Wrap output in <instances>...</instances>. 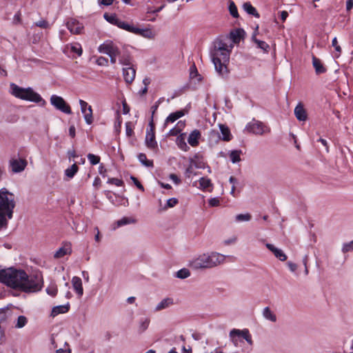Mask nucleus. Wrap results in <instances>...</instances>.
<instances>
[{
	"label": "nucleus",
	"instance_id": "1",
	"mask_svg": "<svg viewBox=\"0 0 353 353\" xmlns=\"http://www.w3.org/2000/svg\"><path fill=\"white\" fill-rule=\"evenodd\" d=\"M232 48L233 44L228 45L223 40H218L214 43V49L211 52V59L215 70L222 77H226L228 74L226 64L229 62Z\"/></svg>",
	"mask_w": 353,
	"mask_h": 353
},
{
	"label": "nucleus",
	"instance_id": "2",
	"mask_svg": "<svg viewBox=\"0 0 353 353\" xmlns=\"http://www.w3.org/2000/svg\"><path fill=\"white\" fill-rule=\"evenodd\" d=\"M15 207L14 195L6 188L0 190V231L6 229Z\"/></svg>",
	"mask_w": 353,
	"mask_h": 353
},
{
	"label": "nucleus",
	"instance_id": "3",
	"mask_svg": "<svg viewBox=\"0 0 353 353\" xmlns=\"http://www.w3.org/2000/svg\"><path fill=\"white\" fill-rule=\"evenodd\" d=\"M225 256L212 252L199 255L190 262V266L194 270L210 269L224 263Z\"/></svg>",
	"mask_w": 353,
	"mask_h": 353
},
{
	"label": "nucleus",
	"instance_id": "4",
	"mask_svg": "<svg viewBox=\"0 0 353 353\" xmlns=\"http://www.w3.org/2000/svg\"><path fill=\"white\" fill-rule=\"evenodd\" d=\"M26 279L24 270L14 268H2L0 266V283L13 289L22 290L23 282Z\"/></svg>",
	"mask_w": 353,
	"mask_h": 353
},
{
	"label": "nucleus",
	"instance_id": "5",
	"mask_svg": "<svg viewBox=\"0 0 353 353\" xmlns=\"http://www.w3.org/2000/svg\"><path fill=\"white\" fill-rule=\"evenodd\" d=\"M10 88L11 94L14 96L16 98L39 103L41 105H45L46 103V101L41 97V95L34 92L30 87L23 88L14 83H12L10 85Z\"/></svg>",
	"mask_w": 353,
	"mask_h": 353
},
{
	"label": "nucleus",
	"instance_id": "6",
	"mask_svg": "<svg viewBox=\"0 0 353 353\" xmlns=\"http://www.w3.org/2000/svg\"><path fill=\"white\" fill-rule=\"evenodd\" d=\"M22 291L25 292H36L41 290L43 286V276L40 273L28 276L26 274V279L23 282Z\"/></svg>",
	"mask_w": 353,
	"mask_h": 353
},
{
	"label": "nucleus",
	"instance_id": "7",
	"mask_svg": "<svg viewBox=\"0 0 353 353\" xmlns=\"http://www.w3.org/2000/svg\"><path fill=\"white\" fill-rule=\"evenodd\" d=\"M229 337L232 343L235 347H239V343L245 339L250 345H253L252 336L248 329L239 330L232 329L229 333Z\"/></svg>",
	"mask_w": 353,
	"mask_h": 353
},
{
	"label": "nucleus",
	"instance_id": "8",
	"mask_svg": "<svg viewBox=\"0 0 353 353\" xmlns=\"http://www.w3.org/2000/svg\"><path fill=\"white\" fill-rule=\"evenodd\" d=\"M98 50L100 53L108 55L112 64H114L117 62V58L120 56L121 52L118 46L110 40H107L101 44L98 48Z\"/></svg>",
	"mask_w": 353,
	"mask_h": 353
},
{
	"label": "nucleus",
	"instance_id": "9",
	"mask_svg": "<svg viewBox=\"0 0 353 353\" xmlns=\"http://www.w3.org/2000/svg\"><path fill=\"white\" fill-rule=\"evenodd\" d=\"M245 130L248 132L256 135H263L270 132V128L268 126L265 125L261 121L255 119H253L251 122L247 124Z\"/></svg>",
	"mask_w": 353,
	"mask_h": 353
},
{
	"label": "nucleus",
	"instance_id": "10",
	"mask_svg": "<svg viewBox=\"0 0 353 353\" xmlns=\"http://www.w3.org/2000/svg\"><path fill=\"white\" fill-rule=\"evenodd\" d=\"M50 103L57 110L63 113L70 114L72 113L70 106L59 96L53 94L50 97Z\"/></svg>",
	"mask_w": 353,
	"mask_h": 353
},
{
	"label": "nucleus",
	"instance_id": "11",
	"mask_svg": "<svg viewBox=\"0 0 353 353\" xmlns=\"http://www.w3.org/2000/svg\"><path fill=\"white\" fill-rule=\"evenodd\" d=\"M219 129L221 133V137L219 135V132L212 130L210 132V137L211 139L218 137L220 139H222L225 141H229L232 139V134L230 133V130L228 126L223 124H219Z\"/></svg>",
	"mask_w": 353,
	"mask_h": 353
},
{
	"label": "nucleus",
	"instance_id": "12",
	"mask_svg": "<svg viewBox=\"0 0 353 353\" xmlns=\"http://www.w3.org/2000/svg\"><path fill=\"white\" fill-rule=\"evenodd\" d=\"M154 128V124L152 120L149 123V129L147 130L145 136L146 145L150 149H154L157 147V143L155 141Z\"/></svg>",
	"mask_w": 353,
	"mask_h": 353
},
{
	"label": "nucleus",
	"instance_id": "13",
	"mask_svg": "<svg viewBox=\"0 0 353 353\" xmlns=\"http://www.w3.org/2000/svg\"><path fill=\"white\" fill-rule=\"evenodd\" d=\"M9 164L13 172L19 173L25 170L28 162L23 159H12L10 160Z\"/></svg>",
	"mask_w": 353,
	"mask_h": 353
},
{
	"label": "nucleus",
	"instance_id": "14",
	"mask_svg": "<svg viewBox=\"0 0 353 353\" xmlns=\"http://www.w3.org/2000/svg\"><path fill=\"white\" fill-rule=\"evenodd\" d=\"M123 76L125 81L130 84L134 80L136 70L132 66L125 67L123 68Z\"/></svg>",
	"mask_w": 353,
	"mask_h": 353
},
{
	"label": "nucleus",
	"instance_id": "15",
	"mask_svg": "<svg viewBox=\"0 0 353 353\" xmlns=\"http://www.w3.org/2000/svg\"><path fill=\"white\" fill-rule=\"evenodd\" d=\"M265 246L270 251H271L274 254L275 257L279 259L280 261H285L287 259V256L282 250L276 248L274 245L271 243H266Z\"/></svg>",
	"mask_w": 353,
	"mask_h": 353
},
{
	"label": "nucleus",
	"instance_id": "16",
	"mask_svg": "<svg viewBox=\"0 0 353 353\" xmlns=\"http://www.w3.org/2000/svg\"><path fill=\"white\" fill-rule=\"evenodd\" d=\"M133 33L149 39H153L156 36V33L150 28L141 29L135 27Z\"/></svg>",
	"mask_w": 353,
	"mask_h": 353
},
{
	"label": "nucleus",
	"instance_id": "17",
	"mask_svg": "<svg viewBox=\"0 0 353 353\" xmlns=\"http://www.w3.org/2000/svg\"><path fill=\"white\" fill-rule=\"evenodd\" d=\"M67 28L72 34H80L83 29V26L77 20L72 19L67 22Z\"/></svg>",
	"mask_w": 353,
	"mask_h": 353
},
{
	"label": "nucleus",
	"instance_id": "18",
	"mask_svg": "<svg viewBox=\"0 0 353 353\" xmlns=\"http://www.w3.org/2000/svg\"><path fill=\"white\" fill-rule=\"evenodd\" d=\"M72 253V248L70 243H65L63 246L60 248L54 254L55 259H60L65 255L70 254Z\"/></svg>",
	"mask_w": 353,
	"mask_h": 353
},
{
	"label": "nucleus",
	"instance_id": "19",
	"mask_svg": "<svg viewBox=\"0 0 353 353\" xmlns=\"http://www.w3.org/2000/svg\"><path fill=\"white\" fill-rule=\"evenodd\" d=\"M201 132L198 130H193L189 135L188 138V143L192 146L195 147L199 145V140L201 138Z\"/></svg>",
	"mask_w": 353,
	"mask_h": 353
},
{
	"label": "nucleus",
	"instance_id": "20",
	"mask_svg": "<svg viewBox=\"0 0 353 353\" xmlns=\"http://www.w3.org/2000/svg\"><path fill=\"white\" fill-rule=\"evenodd\" d=\"M294 114L299 121H304L307 119L306 112L301 103L295 107Z\"/></svg>",
	"mask_w": 353,
	"mask_h": 353
},
{
	"label": "nucleus",
	"instance_id": "21",
	"mask_svg": "<svg viewBox=\"0 0 353 353\" xmlns=\"http://www.w3.org/2000/svg\"><path fill=\"white\" fill-rule=\"evenodd\" d=\"M72 284L77 294L79 295V296L81 297L83 294V289L81 278L78 276H74L72 279Z\"/></svg>",
	"mask_w": 353,
	"mask_h": 353
},
{
	"label": "nucleus",
	"instance_id": "22",
	"mask_svg": "<svg viewBox=\"0 0 353 353\" xmlns=\"http://www.w3.org/2000/svg\"><path fill=\"white\" fill-rule=\"evenodd\" d=\"M244 30L243 29H236L230 33V39L233 43H238L244 35Z\"/></svg>",
	"mask_w": 353,
	"mask_h": 353
},
{
	"label": "nucleus",
	"instance_id": "23",
	"mask_svg": "<svg viewBox=\"0 0 353 353\" xmlns=\"http://www.w3.org/2000/svg\"><path fill=\"white\" fill-rule=\"evenodd\" d=\"M312 65L315 69V72L316 74H319L325 72L326 69L323 65L321 60L314 56H313L312 57Z\"/></svg>",
	"mask_w": 353,
	"mask_h": 353
},
{
	"label": "nucleus",
	"instance_id": "24",
	"mask_svg": "<svg viewBox=\"0 0 353 353\" xmlns=\"http://www.w3.org/2000/svg\"><path fill=\"white\" fill-rule=\"evenodd\" d=\"M172 304H173V299H171V298L163 299L161 302H159L157 305L154 310L156 312L161 311L162 310H164V309H166V308L169 307Z\"/></svg>",
	"mask_w": 353,
	"mask_h": 353
},
{
	"label": "nucleus",
	"instance_id": "25",
	"mask_svg": "<svg viewBox=\"0 0 353 353\" xmlns=\"http://www.w3.org/2000/svg\"><path fill=\"white\" fill-rule=\"evenodd\" d=\"M262 314L265 319L271 322L274 323L276 321V314L272 311H271L269 307H265L263 308Z\"/></svg>",
	"mask_w": 353,
	"mask_h": 353
},
{
	"label": "nucleus",
	"instance_id": "26",
	"mask_svg": "<svg viewBox=\"0 0 353 353\" xmlns=\"http://www.w3.org/2000/svg\"><path fill=\"white\" fill-rule=\"evenodd\" d=\"M243 10L249 14L253 15L256 18H259L260 14L254 7L250 2H245L243 5Z\"/></svg>",
	"mask_w": 353,
	"mask_h": 353
},
{
	"label": "nucleus",
	"instance_id": "27",
	"mask_svg": "<svg viewBox=\"0 0 353 353\" xmlns=\"http://www.w3.org/2000/svg\"><path fill=\"white\" fill-rule=\"evenodd\" d=\"M242 151L241 150H232L229 153L230 159L232 163H236L241 161V155Z\"/></svg>",
	"mask_w": 353,
	"mask_h": 353
},
{
	"label": "nucleus",
	"instance_id": "28",
	"mask_svg": "<svg viewBox=\"0 0 353 353\" xmlns=\"http://www.w3.org/2000/svg\"><path fill=\"white\" fill-rule=\"evenodd\" d=\"M184 115L182 111H177L171 113L165 119L164 125H166L168 123H174L178 119L181 118Z\"/></svg>",
	"mask_w": 353,
	"mask_h": 353
},
{
	"label": "nucleus",
	"instance_id": "29",
	"mask_svg": "<svg viewBox=\"0 0 353 353\" xmlns=\"http://www.w3.org/2000/svg\"><path fill=\"white\" fill-rule=\"evenodd\" d=\"M116 26L121 29L125 30L132 32V33L134 32V30L135 29L134 26L128 23L127 22H125L124 21H122L119 19Z\"/></svg>",
	"mask_w": 353,
	"mask_h": 353
},
{
	"label": "nucleus",
	"instance_id": "30",
	"mask_svg": "<svg viewBox=\"0 0 353 353\" xmlns=\"http://www.w3.org/2000/svg\"><path fill=\"white\" fill-rule=\"evenodd\" d=\"M119 63L120 64L125 65V67L132 66L131 65V57L129 54L128 53H123L120 52V56H119Z\"/></svg>",
	"mask_w": 353,
	"mask_h": 353
},
{
	"label": "nucleus",
	"instance_id": "31",
	"mask_svg": "<svg viewBox=\"0 0 353 353\" xmlns=\"http://www.w3.org/2000/svg\"><path fill=\"white\" fill-rule=\"evenodd\" d=\"M150 323V320L149 318H142L139 320V328L138 332L139 333L144 332L148 327Z\"/></svg>",
	"mask_w": 353,
	"mask_h": 353
},
{
	"label": "nucleus",
	"instance_id": "32",
	"mask_svg": "<svg viewBox=\"0 0 353 353\" xmlns=\"http://www.w3.org/2000/svg\"><path fill=\"white\" fill-rule=\"evenodd\" d=\"M199 188L202 190H206L208 188L212 186L211 180L207 177H201L199 180Z\"/></svg>",
	"mask_w": 353,
	"mask_h": 353
},
{
	"label": "nucleus",
	"instance_id": "33",
	"mask_svg": "<svg viewBox=\"0 0 353 353\" xmlns=\"http://www.w3.org/2000/svg\"><path fill=\"white\" fill-rule=\"evenodd\" d=\"M79 170V167L76 163L72 164L70 168L65 170V175L68 179H72Z\"/></svg>",
	"mask_w": 353,
	"mask_h": 353
},
{
	"label": "nucleus",
	"instance_id": "34",
	"mask_svg": "<svg viewBox=\"0 0 353 353\" xmlns=\"http://www.w3.org/2000/svg\"><path fill=\"white\" fill-rule=\"evenodd\" d=\"M228 10H229L230 14L234 18H238L239 17L237 7L232 0L228 1Z\"/></svg>",
	"mask_w": 353,
	"mask_h": 353
},
{
	"label": "nucleus",
	"instance_id": "35",
	"mask_svg": "<svg viewBox=\"0 0 353 353\" xmlns=\"http://www.w3.org/2000/svg\"><path fill=\"white\" fill-rule=\"evenodd\" d=\"M69 304L54 307L52 311L53 315L67 312L69 310Z\"/></svg>",
	"mask_w": 353,
	"mask_h": 353
},
{
	"label": "nucleus",
	"instance_id": "36",
	"mask_svg": "<svg viewBox=\"0 0 353 353\" xmlns=\"http://www.w3.org/2000/svg\"><path fill=\"white\" fill-rule=\"evenodd\" d=\"M184 123L179 121L177 123L176 127L172 128L169 132V136H176L182 130V128L184 127Z\"/></svg>",
	"mask_w": 353,
	"mask_h": 353
},
{
	"label": "nucleus",
	"instance_id": "37",
	"mask_svg": "<svg viewBox=\"0 0 353 353\" xmlns=\"http://www.w3.org/2000/svg\"><path fill=\"white\" fill-rule=\"evenodd\" d=\"M138 159L143 165L146 167L150 168L153 166V162L150 160H148L146 155L143 153H140L138 155Z\"/></svg>",
	"mask_w": 353,
	"mask_h": 353
},
{
	"label": "nucleus",
	"instance_id": "38",
	"mask_svg": "<svg viewBox=\"0 0 353 353\" xmlns=\"http://www.w3.org/2000/svg\"><path fill=\"white\" fill-rule=\"evenodd\" d=\"M136 220L131 217H123L117 221V227H121L128 224L134 223Z\"/></svg>",
	"mask_w": 353,
	"mask_h": 353
},
{
	"label": "nucleus",
	"instance_id": "39",
	"mask_svg": "<svg viewBox=\"0 0 353 353\" xmlns=\"http://www.w3.org/2000/svg\"><path fill=\"white\" fill-rule=\"evenodd\" d=\"M70 48V50L72 52L76 53L78 56H81L82 54L83 50L81 46L79 43H75L70 45H68L67 48Z\"/></svg>",
	"mask_w": 353,
	"mask_h": 353
},
{
	"label": "nucleus",
	"instance_id": "40",
	"mask_svg": "<svg viewBox=\"0 0 353 353\" xmlns=\"http://www.w3.org/2000/svg\"><path fill=\"white\" fill-rule=\"evenodd\" d=\"M84 119L85 123L88 125H90L93 122V117H92V109L91 106L88 107V110L85 111V113H83Z\"/></svg>",
	"mask_w": 353,
	"mask_h": 353
},
{
	"label": "nucleus",
	"instance_id": "41",
	"mask_svg": "<svg viewBox=\"0 0 353 353\" xmlns=\"http://www.w3.org/2000/svg\"><path fill=\"white\" fill-rule=\"evenodd\" d=\"M251 219L252 215L250 213L239 214L235 216V221L236 222H247L250 221Z\"/></svg>",
	"mask_w": 353,
	"mask_h": 353
},
{
	"label": "nucleus",
	"instance_id": "42",
	"mask_svg": "<svg viewBox=\"0 0 353 353\" xmlns=\"http://www.w3.org/2000/svg\"><path fill=\"white\" fill-rule=\"evenodd\" d=\"M190 275V272L189 271V270H188L186 268L181 269L179 271H177L176 273V276L177 278H179L181 279H186V278L189 277Z\"/></svg>",
	"mask_w": 353,
	"mask_h": 353
},
{
	"label": "nucleus",
	"instance_id": "43",
	"mask_svg": "<svg viewBox=\"0 0 353 353\" xmlns=\"http://www.w3.org/2000/svg\"><path fill=\"white\" fill-rule=\"evenodd\" d=\"M253 40H254V43L257 45V47L259 48H261V50H263L265 52L268 51V50L270 48V46L266 42H265L263 41L259 40L256 38H254Z\"/></svg>",
	"mask_w": 353,
	"mask_h": 353
},
{
	"label": "nucleus",
	"instance_id": "44",
	"mask_svg": "<svg viewBox=\"0 0 353 353\" xmlns=\"http://www.w3.org/2000/svg\"><path fill=\"white\" fill-rule=\"evenodd\" d=\"M58 289L55 283H50L46 288V292L48 294L52 296H55L57 294Z\"/></svg>",
	"mask_w": 353,
	"mask_h": 353
},
{
	"label": "nucleus",
	"instance_id": "45",
	"mask_svg": "<svg viewBox=\"0 0 353 353\" xmlns=\"http://www.w3.org/2000/svg\"><path fill=\"white\" fill-rule=\"evenodd\" d=\"M104 19L114 26L117 25L119 18L115 14H109L108 13H105L103 15Z\"/></svg>",
	"mask_w": 353,
	"mask_h": 353
},
{
	"label": "nucleus",
	"instance_id": "46",
	"mask_svg": "<svg viewBox=\"0 0 353 353\" xmlns=\"http://www.w3.org/2000/svg\"><path fill=\"white\" fill-rule=\"evenodd\" d=\"M27 322H28V320L25 316H19L17 319V323L15 325V327L22 328L26 325Z\"/></svg>",
	"mask_w": 353,
	"mask_h": 353
},
{
	"label": "nucleus",
	"instance_id": "47",
	"mask_svg": "<svg viewBox=\"0 0 353 353\" xmlns=\"http://www.w3.org/2000/svg\"><path fill=\"white\" fill-rule=\"evenodd\" d=\"M178 199L176 198L169 199L162 209L163 210H167L168 208L174 207L178 203Z\"/></svg>",
	"mask_w": 353,
	"mask_h": 353
},
{
	"label": "nucleus",
	"instance_id": "48",
	"mask_svg": "<svg viewBox=\"0 0 353 353\" xmlns=\"http://www.w3.org/2000/svg\"><path fill=\"white\" fill-rule=\"evenodd\" d=\"M332 46L335 49V51H336V54H335V57L338 58L339 57L341 53V46L338 44V41H337V39L336 37H334L332 41Z\"/></svg>",
	"mask_w": 353,
	"mask_h": 353
},
{
	"label": "nucleus",
	"instance_id": "49",
	"mask_svg": "<svg viewBox=\"0 0 353 353\" xmlns=\"http://www.w3.org/2000/svg\"><path fill=\"white\" fill-rule=\"evenodd\" d=\"M88 159L89 160L90 164L93 165H97L100 162V157L91 153L88 154Z\"/></svg>",
	"mask_w": 353,
	"mask_h": 353
},
{
	"label": "nucleus",
	"instance_id": "50",
	"mask_svg": "<svg viewBox=\"0 0 353 353\" xmlns=\"http://www.w3.org/2000/svg\"><path fill=\"white\" fill-rule=\"evenodd\" d=\"M351 251H353V241L344 243L342 248V252L343 253H346Z\"/></svg>",
	"mask_w": 353,
	"mask_h": 353
},
{
	"label": "nucleus",
	"instance_id": "51",
	"mask_svg": "<svg viewBox=\"0 0 353 353\" xmlns=\"http://www.w3.org/2000/svg\"><path fill=\"white\" fill-rule=\"evenodd\" d=\"M34 25L37 27L44 28V29H48L50 28V24H49L48 21H47L45 19H41L40 21H37L34 23Z\"/></svg>",
	"mask_w": 353,
	"mask_h": 353
},
{
	"label": "nucleus",
	"instance_id": "52",
	"mask_svg": "<svg viewBox=\"0 0 353 353\" xmlns=\"http://www.w3.org/2000/svg\"><path fill=\"white\" fill-rule=\"evenodd\" d=\"M108 183L114 184L117 186H121L123 183V181L117 178H110L108 181Z\"/></svg>",
	"mask_w": 353,
	"mask_h": 353
},
{
	"label": "nucleus",
	"instance_id": "53",
	"mask_svg": "<svg viewBox=\"0 0 353 353\" xmlns=\"http://www.w3.org/2000/svg\"><path fill=\"white\" fill-rule=\"evenodd\" d=\"M199 75L195 64L194 63L190 69V77L192 79L196 78Z\"/></svg>",
	"mask_w": 353,
	"mask_h": 353
},
{
	"label": "nucleus",
	"instance_id": "54",
	"mask_svg": "<svg viewBox=\"0 0 353 353\" xmlns=\"http://www.w3.org/2000/svg\"><path fill=\"white\" fill-rule=\"evenodd\" d=\"M79 105H80V107H81V111L82 113H85V111H88V107L90 106L88 105V103L82 100V99H80L79 100Z\"/></svg>",
	"mask_w": 353,
	"mask_h": 353
},
{
	"label": "nucleus",
	"instance_id": "55",
	"mask_svg": "<svg viewBox=\"0 0 353 353\" xmlns=\"http://www.w3.org/2000/svg\"><path fill=\"white\" fill-rule=\"evenodd\" d=\"M178 145L183 151H188L189 150V147L183 139L178 140Z\"/></svg>",
	"mask_w": 353,
	"mask_h": 353
},
{
	"label": "nucleus",
	"instance_id": "56",
	"mask_svg": "<svg viewBox=\"0 0 353 353\" xmlns=\"http://www.w3.org/2000/svg\"><path fill=\"white\" fill-rule=\"evenodd\" d=\"M97 63L99 65H108V59L107 58H105L103 57H99L97 59Z\"/></svg>",
	"mask_w": 353,
	"mask_h": 353
},
{
	"label": "nucleus",
	"instance_id": "57",
	"mask_svg": "<svg viewBox=\"0 0 353 353\" xmlns=\"http://www.w3.org/2000/svg\"><path fill=\"white\" fill-rule=\"evenodd\" d=\"M131 179L132 180V181L134 182V185L141 191H144V188L143 186L142 185V184L139 181V180L134 177V176H131Z\"/></svg>",
	"mask_w": 353,
	"mask_h": 353
},
{
	"label": "nucleus",
	"instance_id": "58",
	"mask_svg": "<svg viewBox=\"0 0 353 353\" xmlns=\"http://www.w3.org/2000/svg\"><path fill=\"white\" fill-rule=\"evenodd\" d=\"M208 203L211 207H215L219 205L220 201L217 198H212L209 200Z\"/></svg>",
	"mask_w": 353,
	"mask_h": 353
},
{
	"label": "nucleus",
	"instance_id": "59",
	"mask_svg": "<svg viewBox=\"0 0 353 353\" xmlns=\"http://www.w3.org/2000/svg\"><path fill=\"white\" fill-rule=\"evenodd\" d=\"M287 265L292 272H295L297 270V265L292 261H288Z\"/></svg>",
	"mask_w": 353,
	"mask_h": 353
},
{
	"label": "nucleus",
	"instance_id": "60",
	"mask_svg": "<svg viewBox=\"0 0 353 353\" xmlns=\"http://www.w3.org/2000/svg\"><path fill=\"white\" fill-rule=\"evenodd\" d=\"M6 319V311L5 309H0V323L5 321Z\"/></svg>",
	"mask_w": 353,
	"mask_h": 353
},
{
	"label": "nucleus",
	"instance_id": "61",
	"mask_svg": "<svg viewBox=\"0 0 353 353\" xmlns=\"http://www.w3.org/2000/svg\"><path fill=\"white\" fill-rule=\"evenodd\" d=\"M114 0H98V3L99 5H103L105 6H108L112 4Z\"/></svg>",
	"mask_w": 353,
	"mask_h": 353
},
{
	"label": "nucleus",
	"instance_id": "62",
	"mask_svg": "<svg viewBox=\"0 0 353 353\" xmlns=\"http://www.w3.org/2000/svg\"><path fill=\"white\" fill-rule=\"evenodd\" d=\"M170 179L175 183L179 184L181 182L179 178L174 174H171L170 175Z\"/></svg>",
	"mask_w": 353,
	"mask_h": 353
},
{
	"label": "nucleus",
	"instance_id": "63",
	"mask_svg": "<svg viewBox=\"0 0 353 353\" xmlns=\"http://www.w3.org/2000/svg\"><path fill=\"white\" fill-rule=\"evenodd\" d=\"M192 174H193L192 165H190L185 170V174H186V176L190 177Z\"/></svg>",
	"mask_w": 353,
	"mask_h": 353
},
{
	"label": "nucleus",
	"instance_id": "64",
	"mask_svg": "<svg viewBox=\"0 0 353 353\" xmlns=\"http://www.w3.org/2000/svg\"><path fill=\"white\" fill-rule=\"evenodd\" d=\"M353 8V0H347L346 1V10H350Z\"/></svg>",
	"mask_w": 353,
	"mask_h": 353
}]
</instances>
